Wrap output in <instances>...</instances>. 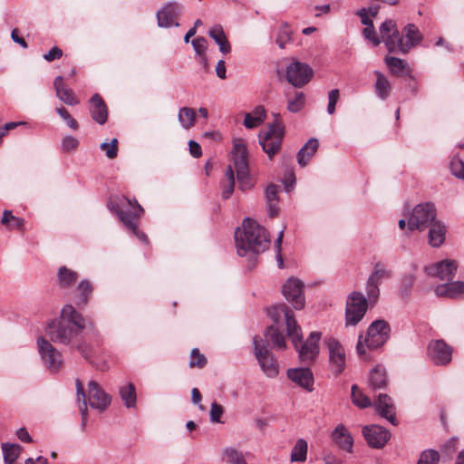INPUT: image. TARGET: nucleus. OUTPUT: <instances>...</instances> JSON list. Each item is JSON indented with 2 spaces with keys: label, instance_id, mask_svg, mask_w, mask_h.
Wrapping results in <instances>:
<instances>
[{
  "label": "nucleus",
  "instance_id": "1",
  "mask_svg": "<svg viewBox=\"0 0 464 464\" xmlns=\"http://www.w3.org/2000/svg\"><path fill=\"white\" fill-rule=\"evenodd\" d=\"M85 327L82 314L72 304H65L59 316L48 324L46 334L55 343L81 349L82 334Z\"/></svg>",
  "mask_w": 464,
  "mask_h": 464
},
{
  "label": "nucleus",
  "instance_id": "2",
  "mask_svg": "<svg viewBox=\"0 0 464 464\" xmlns=\"http://www.w3.org/2000/svg\"><path fill=\"white\" fill-rule=\"evenodd\" d=\"M235 241L237 254L246 256L248 254H260L268 248L270 244L266 230L256 221L246 218L241 227L235 231Z\"/></svg>",
  "mask_w": 464,
  "mask_h": 464
},
{
  "label": "nucleus",
  "instance_id": "3",
  "mask_svg": "<svg viewBox=\"0 0 464 464\" xmlns=\"http://www.w3.org/2000/svg\"><path fill=\"white\" fill-rule=\"evenodd\" d=\"M75 386L77 401L82 402L79 407L82 415V427L85 428L88 421L87 403L92 409L103 412L111 405V397L93 380L88 382L87 395L79 379L75 381Z\"/></svg>",
  "mask_w": 464,
  "mask_h": 464
},
{
  "label": "nucleus",
  "instance_id": "4",
  "mask_svg": "<svg viewBox=\"0 0 464 464\" xmlns=\"http://www.w3.org/2000/svg\"><path fill=\"white\" fill-rule=\"evenodd\" d=\"M108 207L140 241H147L146 235L137 229V222L143 213V208L136 199L131 200L124 196H115L110 198Z\"/></svg>",
  "mask_w": 464,
  "mask_h": 464
},
{
  "label": "nucleus",
  "instance_id": "5",
  "mask_svg": "<svg viewBox=\"0 0 464 464\" xmlns=\"http://www.w3.org/2000/svg\"><path fill=\"white\" fill-rule=\"evenodd\" d=\"M390 326L384 320L372 322L365 334H360L356 344V352L365 359L367 349L374 350L382 346L390 337Z\"/></svg>",
  "mask_w": 464,
  "mask_h": 464
},
{
  "label": "nucleus",
  "instance_id": "6",
  "mask_svg": "<svg viewBox=\"0 0 464 464\" xmlns=\"http://www.w3.org/2000/svg\"><path fill=\"white\" fill-rule=\"evenodd\" d=\"M232 161L233 169L237 173L239 189L246 191L254 186V181L249 175L247 163V149L242 139H235L233 141Z\"/></svg>",
  "mask_w": 464,
  "mask_h": 464
},
{
  "label": "nucleus",
  "instance_id": "7",
  "mask_svg": "<svg viewBox=\"0 0 464 464\" xmlns=\"http://www.w3.org/2000/svg\"><path fill=\"white\" fill-rule=\"evenodd\" d=\"M254 354L262 372L270 379L277 377L279 363L276 356L269 351L268 344L258 335L254 336Z\"/></svg>",
  "mask_w": 464,
  "mask_h": 464
},
{
  "label": "nucleus",
  "instance_id": "8",
  "mask_svg": "<svg viewBox=\"0 0 464 464\" xmlns=\"http://www.w3.org/2000/svg\"><path fill=\"white\" fill-rule=\"evenodd\" d=\"M275 121L268 125V130L261 131L258 135L259 144L263 150L272 159L280 150L285 130L284 126L280 122V115L273 114Z\"/></svg>",
  "mask_w": 464,
  "mask_h": 464
},
{
  "label": "nucleus",
  "instance_id": "9",
  "mask_svg": "<svg viewBox=\"0 0 464 464\" xmlns=\"http://www.w3.org/2000/svg\"><path fill=\"white\" fill-rule=\"evenodd\" d=\"M269 315L276 323L279 322L282 316L285 318L286 334L295 347H297V343H301L302 340V329L298 325L293 312L285 304H280L269 310Z\"/></svg>",
  "mask_w": 464,
  "mask_h": 464
},
{
  "label": "nucleus",
  "instance_id": "10",
  "mask_svg": "<svg viewBox=\"0 0 464 464\" xmlns=\"http://www.w3.org/2000/svg\"><path fill=\"white\" fill-rule=\"evenodd\" d=\"M436 220V209L430 203L417 205L411 212L408 219V228L423 231Z\"/></svg>",
  "mask_w": 464,
  "mask_h": 464
},
{
  "label": "nucleus",
  "instance_id": "11",
  "mask_svg": "<svg viewBox=\"0 0 464 464\" xmlns=\"http://www.w3.org/2000/svg\"><path fill=\"white\" fill-rule=\"evenodd\" d=\"M329 358V370L338 376L346 367V353L341 343L335 338L329 337L324 341Z\"/></svg>",
  "mask_w": 464,
  "mask_h": 464
},
{
  "label": "nucleus",
  "instance_id": "12",
  "mask_svg": "<svg viewBox=\"0 0 464 464\" xmlns=\"http://www.w3.org/2000/svg\"><path fill=\"white\" fill-rule=\"evenodd\" d=\"M368 302L361 292H353L349 295L346 308L345 321L347 325H356L367 311Z\"/></svg>",
  "mask_w": 464,
  "mask_h": 464
},
{
  "label": "nucleus",
  "instance_id": "13",
  "mask_svg": "<svg viewBox=\"0 0 464 464\" xmlns=\"http://www.w3.org/2000/svg\"><path fill=\"white\" fill-rule=\"evenodd\" d=\"M36 343L44 364L51 372H58L62 368L63 362L61 352L44 337H39Z\"/></svg>",
  "mask_w": 464,
  "mask_h": 464
},
{
  "label": "nucleus",
  "instance_id": "14",
  "mask_svg": "<svg viewBox=\"0 0 464 464\" xmlns=\"http://www.w3.org/2000/svg\"><path fill=\"white\" fill-rule=\"evenodd\" d=\"M304 286L303 282L295 277L288 278L282 286L284 296L296 310L303 309L305 304Z\"/></svg>",
  "mask_w": 464,
  "mask_h": 464
},
{
  "label": "nucleus",
  "instance_id": "15",
  "mask_svg": "<svg viewBox=\"0 0 464 464\" xmlns=\"http://www.w3.org/2000/svg\"><path fill=\"white\" fill-rule=\"evenodd\" d=\"M313 69L306 63L293 62L286 68V79L294 87H303L312 79Z\"/></svg>",
  "mask_w": 464,
  "mask_h": 464
},
{
  "label": "nucleus",
  "instance_id": "16",
  "mask_svg": "<svg viewBox=\"0 0 464 464\" xmlns=\"http://www.w3.org/2000/svg\"><path fill=\"white\" fill-rule=\"evenodd\" d=\"M320 338V332H312L304 342L301 341V343H297L295 349L298 352L301 362L307 363L315 360L320 350L318 345Z\"/></svg>",
  "mask_w": 464,
  "mask_h": 464
},
{
  "label": "nucleus",
  "instance_id": "17",
  "mask_svg": "<svg viewBox=\"0 0 464 464\" xmlns=\"http://www.w3.org/2000/svg\"><path fill=\"white\" fill-rule=\"evenodd\" d=\"M428 355L436 365H446L451 361L452 347L443 340H434L429 343Z\"/></svg>",
  "mask_w": 464,
  "mask_h": 464
},
{
  "label": "nucleus",
  "instance_id": "18",
  "mask_svg": "<svg viewBox=\"0 0 464 464\" xmlns=\"http://www.w3.org/2000/svg\"><path fill=\"white\" fill-rule=\"evenodd\" d=\"M458 264L455 260L446 259L425 266L428 276L438 277L440 280L450 281L455 276Z\"/></svg>",
  "mask_w": 464,
  "mask_h": 464
},
{
  "label": "nucleus",
  "instance_id": "19",
  "mask_svg": "<svg viewBox=\"0 0 464 464\" xmlns=\"http://www.w3.org/2000/svg\"><path fill=\"white\" fill-rule=\"evenodd\" d=\"M288 379L297 386L311 392L314 391V374L309 368H290L286 372Z\"/></svg>",
  "mask_w": 464,
  "mask_h": 464
},
{
  "label": "nucleus",
  "instance_id": "20",
  "mask_svg": "<svg viewBox=\"0 0 464 464\" xmlns=\"http://www.w3.org/2000/svg\"><path fill=\"white\" fill-rule=\"evenodd\" d=\"M362 434L369 446L375 449L382 448L391 437L386 429L378 425L365 426Z\"/></svg>",
  "mask_w": 464,
  "mask_h": 464
},
{
  "label": "nucleus",
  "instance_id": "21",
  "mask_svg": "<svg viewBox=\"0 0 464 464\" xmlns=\"http://www.w3.org/2000/svg\"><path fill=\"white\" fill-rule=\"evenodd\" d=\"M381 43H384L389 52L397 50L399 31L393 20H386L380 26Z\"/></svg>",
  "mask_w": 464,
  "mask_h": 464
},
{
  "label": "nucleus",
  "instance_id": "22",
  "mask_svg": "<svg viewBox=\"0 0 464 464\" xmlns=\"http://www.w3.org/2000/svg\"><path fill=\"white\" fill-rule=\"evenodd\" d=\"M421 40V34L413 24H409L404 27V36L399 34L397 49L403 53H408L412 47L416 46Z\"/></svg>",
  "mask_w": 464,
  "mask_h": 464
},
{
  "label": "nucleus",
  "instance_id": "23",
  "mask_svg": "<svg viewBox=\"0 0 464 464\" xmlns=\"http://www.w3.org/2000/svg\"><path fill=\"white\" fill-rule=\"evenodd\" d=\"M180 12L179 5L175 2L168 3L157 13L158 24L160 27L179 26L176 21Z\"/></svg>",
  "mask_w": 464,
  "mask_h": 464
},
{
  "label": "nucleus",
  "instance_id": "24",
  "mask_svg": "<svg viewBox=\"0 0 464 464\" xmlns=\"http://www.w3.org/2000/svg\"><path fill=\"white\" fill-rule=\"evenodd\" d=\"M331 440L341 450L353 452V438L343 424H338L330 434Z\"/></svg>",
  "mask_w": 464,
  "mask_h": 464
},
{
  "label": "nucleus",
  "instance_id": "25",
  "mask_svg": "<svg viewBox=\"0 0 464 464\" xmlns=\"http://www.w3.org/2000/svg\"><path fill=\"white\" fill-rule=\"evenodd\" d=\"M436 295L448 298L464 297V282L454 281L440 285L435 287Z\"/></svg>",
  "mask_w": 464,
  "mask_h": 464
},
{
  "label": "nucleus",
  "instance_id": "26",
  "mask_svg": "<svg viewBox=\"0 0 464 464\" xmlns=\"http://www.w3.org/2000/svg\"><path fill=\"white\" fill-rule=\"evenodd\" d=\"M90 112L93 121L101 125L104 124L108 118V111L102 97L95 93L90 99Z\"/></svg>",
  "mask_w": 464,
  "mask_h": 464
},
{
  "label": "nucleus",
  "instance_id": "27",
  "mask_svg": "<svg viewBox=\"0 0 464 464\" xmlns=\"http://www.w3.org/2000/svg\"><path fill=\"white\" fill-rule=\"evenodd\" d=\"M57 98L67 105L73 106L79 103L72 89L63 84V77L57 76L53 82Z\"/></svg>",
  "mask_w": 464,
  "mask_h": 464
},
{
  "label": "nucleus",
  "instance_id": "28",
  "mask_svg": "<svg viewBox=\"0 0 464 464\" xmlns=\"http://www.w3.org/2000/svg\"><path fill=\"white\" fill-rule=\"evenodd\" d=\"M375 407L382 417L387 419L392 424H396L394 406L388 395L380 393Z\"/></svg>",
  "mask_w": 464,
  "mask_h": 464
},
{
  "label": "nucleus",
  "instance_id": "29",
  "mask_svg": "<svg viewBox=\"0 0 464 464\" xmlns=\"http://www.w3.org/2000/svg\"><path fill=\"white\" fill-rule=\"evenodd\" d=\"M428 242L432 247L440 246L446 238V227L440 221H433L429 227Z\"/></svg>",
  "mask_w": 464,
  "mask_h": 464
},
{
  "label": "nucleus",
  "instance_id": "30",
  "mask_svg": "<svg viewBox=\"0 0 464 464\" xmlns=\"http://www.w3.org/2000/svg\"><path fill=\"white\" fill-rule=\"evenodd\" d=\"M119 396L128 409H135L137 406V393L133 383L126 382L119 387Z\"/></svg>",
  "mask_w": 464,
  "mask_h": 464
},
{
  "label": "nucleus",
  "instance_id": "31",
  "mask_svg": "<svg viewBox=\"0 0 464 464\" xmlns=\"http://www.w3.org/2000/svg\"><path fill=\"white\" fill-rule=\"evenodd\" d=\"M208 35L215 41L222 53L227 54L230 53V44L225 34L223 27L220 24H216L211 27L208 31Z\"/></svg>",
  "mask_w": 464,
  "mask_h": 464
},
{
  "label": "nucleus",
  "instance_id": "32",
  "mask_svg": "<svg viewBox=\"0 0 464 464\" xmlns=\"http://www.w3.org/2000/svg\"><path fill=\"white\" fill-rule=\"evenodd\" d=\"M266 112L263 106L256 107L251 112L246 113L244 126L246 129H254L261 125L266 120Z\"/></svg>",
  "mask_w": 464,
  "mask_h": 464
},
{
  "label": "nucleus",
  "instance_id": "33",
  "mask_svg": "<svg viewBox=\"0 0 464 464\" xmlns=\"http://www.w3.org/2000/svg\"><path fill=\"white\" fill-rule=\"evenodd\" d=\"M319 146V142L316 139H310L299 150L297 154L298 164L302 167L307 165L310 159L316 152Z\"/></svg>",
  "mask_w": 464,
  "mask_h": 464
},
{
  "label": "nucleus",
  "instance_id": "34",
  "mask_svg": "<svg viewBox=\"0 0 464 464\" xmlns=\"http://www.w3.org/2000/svg\"><path fill=\"white\" fill-rule=\"evenodd\" d=\"M369 383L373 390L384 388L387 383L385 368L381 365L375 366L370 372Z\"/></svg>",
  "mask_w": 464,
  "mask_h": 464
},
{
  "label": "nucleus",
  "instance_id": "35",
  "mask_svg": "<svg viewBox=\"0 0 464 464\" xmlns=\"http://www.w3.org/2000/svg\"><path fill=\"white\" fill-rule=\"evenodd\" d=\"M266 200L267 206L268 215L273 218L276 217L278 213V188L276 185H269L266 187Z\"/></svg>",
  "mask_w": 464,
  "mask_h": 464
},
{
  "label": "nucleus",
  "instance_id": "36",
  "mask_svg": "<svg viewBox=\"0 0 464 464\" xmlns=\"http://www.w3.org/2000/svg\"><path fill=\"white\" fill-rule=\"evenodd\" d=\"M375 75L377 77L374 84L375 92L380 99L385 100L390 95V82L384 74L380 72H375Z\"/></svg>",
  "mask_w": 464,
  "mask_h": 464
},
{
  "label": "nucleus",
  "instance_id": "37",
  "mask_svg": "<svg viewBox=\"0 0 464 464\" xmlns=\"http://www.w3.org/2000/svg\"><path fill=\"white\" fill-rule=\"evenodd\" d=\"M222 198L227 199L231 197L235 187V176L232 165H228L225 173V180L221 183Z\"/></svg>",
  "mask_w": 464,
  "mask_h": 464
},
{
  "label": "nucleus",
  "instance_id": "38",
  "mask_svg": "<svg viewBox=\"0 0 464 464\" xmlns=\"http://www.w3.org/2000/svg\"><path fill=\"white\" fill-rule=\"evenodd\" d=\"M287 111L293 113L299 112L305 104V96L302 92H295L291 96L287 94Z\"/></svg>",
  "mask_w": 464,
  "mask_h": 464
},
{
  "label": "nucleus",
  "instance_id": "39",
  "mask_svg": "<svg viewBox=\"0 0 464 464\" xmlns=\"http://www.w3.org/2000/svg\"><path fill=\"white\" fill-rule=\"evenodd\" d=\"M266 340L265 341L267 343V340H269L275 349L284 350L286 347L284 335L274 326H270L266 329Z\"/></svg>",
  "mask_w": 464,
  "mask_h": 464
},
{
  "label": "nucleus",
  "instance_id": "40",
  "mask_svg": "<svg viewBox=\"0 0 464 464\" xmlns=\"http://www.w3.org/2000/svg\"><path fill=\"white\" fill-rule=\"evenodd\" d=\"M197 113L196 111L189 107H183L179 110L178 119L180 125L188 130L194 126L196 121Z\"/></svg>",
  "mask_w": 464,
  "mask_h": 464
},
{
  "label": "nucleus",
  "instance_id": "41",
  "mask_svg": "<svg viewBox=\"0 0 464 464\" xmlns=\"http://www.w3.org/2000/svg\"><path fill=\"white\" fill-rule=\"evenodd\" d=\"M78 279V275L74 271L62 266L58 271V282L62 287H69L75 284Z\"/></svg>",
  "mask_w": 464,
  "mask_h": 464
},
{
  "label": "nucleus",
  "instance_id": "42",
  "mask_svg": "<svg viewBox=\"0 0 464 464\" xmlns=\"http://www.w3.org/2000/svg\"><path fill=\"white\" fill-rule=\"evenodd\" d=\"M308 445L305 440L299 439L296 440L291 451V461L303 462L306 459Z\"/></svg>",
  "mask_w": 464,
  "mask_h": 464
},
{
  "label": "nucleus",
  "instance_id": "43",
  "mask_svg": "<svg viewBox=\"0 0 464 464\" xmlns=\"http://www.w3.org/2000/svg\"><path fill=\"white\" fill-rule=\"evenodd\" d=\"M2 450L5 464H14L19 457L22 448L18 444L3 443Z\"/></svg>",
  "mask_w": 464,
  "mask_h": 464
},
{
  "label": "nucleus",
  "instance_id": "44",
  "mask_svg": "<svg viewBox=\"0 0 464 464\" xmlns=\"http://www.w3.org/2000/svg\"><path fill=\"white\" fill-rule=\"evenodd\" d=\"M223 458L228 464H247L242 452L232 447L223 450Z\"/></svg>",
  "mask_w": 464,
  "mask_h": 464
},
{
  "label": "nucleus",
  "instance_id": "45",
  "mask_svg": "<svg viewBox=\"0 0 464 464\" xmlns=\"http://www.w3.org/2000/svg\"><path fill=\"white\" fill-rule=\"evenodd\" d=\"M351 397L353 403L358 406L359 408H367L372 404L370 399L362 393V392L358 388L357 385L352 386Z\"/></svg>",
  "mask_w": 464,
  "mask_h": 464
},
{
  "label": "nucleus",
  "instance_id": "46",
  "mask_svg": "<svg viewBox=\"0 0 464 464\" xmlns=\"http://www.w3.org/2000/svg\"><path fill=\"white\" fill-rule=\"evenodd\" d=\"M392 276V273L390 270H387L382 265L376 264L374 266L372 273L370 275L369 278L372 281L382 284V280L387 279Z\"/></svg>",
  "mask_w": 464,
  "mask_h": 464
},
{
  "label": "nucleus",
  "instance_id": "47",
  "mask_svg": "<svg viewBox=\"0 0 464 464\" xmlns=\"http://www.w3.org/2000/svg\"><path fill=\"white\" fill-rule=\"evenodd\" d=\"M450 169L454 177L464 181V162L459 156L452 157Z\"/></svg>",
  "mask_w": 464,
  "mask_h": 464
},
{
  "label": "nucleus",
  "instance_id": "48",
  "mask_svg": "<svg viewBox=\"0 0 464 464\" xmlns=\"http://www.w3.org/2000/svg\"><path fill=\"white\" fill-rule=\"evenodd\" d=\"M379 285H380L378 283L373 281L371 282L370 279L367 280L365 290L367 295L366 300L368 303L374 304L377 301L380 295Z\"/></svg>",
  "mask_w": 464,
  "mask_h": 464
},
{
  "label": "nucleus",
  "instance_id": "49",
  "mask_svg": "<svg viewBox=\"0 0 464 464\" xmlns=\"http://www.w3.org/2000/svg\"><path fill=\"white\" fill-rule=\"evenodd\" d=\"M385 63L393 73H400L406 67V63L403 60L393 56H387Z\"/></svg>",
  "mask_w": 464,
  "mask_h": 464
},
{
  "label": "nucleus",
  "instance_id": "50",
  "mask_svg": "<svg viewBox=\"0 0 464 464\" xmlns=\"http://www.w3.org/2000/svg\"><path fill=\"white\" fill-rule=\"evenodd\" d=\"M100 148L105 152L108 159H115L118 154V140L114 138L110 143L102 142Z\"/></svg>",
  "mask_w": 464,
  "mask_h": 464
},
{
  "label": "nucleus",
  "instance_id": "51",
  "mask_svg": "<svg viewBox=\"0 0 464 464\" xmlns=\"http://www.w3.org/2000/svg\"><path fill=\"white\" fill-rule=\"evenodd\" d=\"M440 459V455L436 450H424L417 464H438Z\"/></svg>",
  "mask_w": 464,
  "mask_h": 464
},
{
  "label": "nucleus",
  "instance_id": "52",
  "mask_svg": "<svg viewBox=\"0 0 464 464\" xmlns=\"http://www.w3.org/2000/svg\"><path fill=\"white\" fill-rule=\"evenodd\" d=\"M79 300L82 304H85L88 301V296L92 291V286L88 280H82L78 285Z\"/></svg>",
  "mask_w": 464,
  "mask_h": 464
},
{
  "label": "nucleus",
  "instance_id": "53",
  "mask_svg": "<svg viewBox=\"0 0 464 464\" xmlns=\"http://www.w3.org/2000/svg\"><path fill=\"white\" fill-rule=\"evenodd\" d=\"M56 112L66 122V124L68 125V127L70 129L75 130L79 128V125H78V122L76 121V120L71 116V114L65 108H63V107L56 108Z\"/></svg>",
  "mask_w": 464,
  "mask_h": 464
},
{
  "label": "nucleus",
  "instance_id": "54",
  "mask_svg": "<svg viewBox=\"0 0 464 464\" xmlns=\"http://www.w3.org/2000/svg\"><path fill=\"white\" fill-rule=\"evenodd\" d=\"M191 44L197 55L203 56V54H206V51L208 49V41L206 38L202 36L197 37L191 42Z\"/></svg>",
  "mask_w": 464,
  "mask_h": 464
},
{
  "label": "nucleus",
  "instance_id": "55",
  "mask_svg": "<svg viewBox=\"0 0 464 464\" xmlns=\"http://www.w3.org/2000/svg\"><path fill=\"white\" fill-rule=\"evenodd\" d=\"M190 362H189V366L190 367H203L205 366V364L207 363V359L206 357L199 353H198V349H193L191 351V354H190Z\"/></svg>",
  "mask_w": 464,
  "mask_h": 464
},
{
  "label": "nucleus",
  "instance_id": "56",
  "mask_svg": "<svg viewBox=\"0 0 464 464\" xmlns=\"http://www.w3.org/2000/svg\"><path fill=\"white\" fill-rule=\"evenodd\" d=\"M224 413V409L221 405L217 403L216 401L212 402L210 411H209V418L211 422L218 423L221 422L220 418L222 414Z\"/></svg>",
  "mask_w": 464,
  "mask_h": 464
},
{
  "label": "nucleus",
  "instance_id": "57",
  "mask_svg": "<svg viewBox=\"0 0 464 464\" xmlns=\"http://www.w3.org/2000/svg\"><path fill=\"white\" fill-rule=\"evenodd\" d=\"M339 99V90L333 89L328 93V105H327V112L329 114H334L335 111V106Z\"/></svg>",
  "mask_w": 464,
  "mask_h": 464
},
{
  "label": "nucleus",
  "instance_id": "58",
  "mask_svg": "<svg viewBox=\"0 0 464 464\" xmlns=\"http://www.w3.org/2000/svg\"><path fill=\"white\" fill-rule=\"evenodd\" d=\"M78 145L79 140L71 135L65 136L62 140V150L66 152L75 150Z\"/></svg>",
  "mask_w": 464,
  "mask_h": 464
},
{
  "label": "nucleus",
  "instance_id": "59",
  "mask_svg": "<svg viewBox=\"0 0 464 464\" xmlns=\"http://www.w3.org/2000/svg\"><path fill=\"white\" fill-rule=\"evenodd\" d=\"M362 34H363V36H364L367 40L371 41V42L373 44V45H375V46H376V45H378V44H381V40H380V38H378V37L376 36V33H375V29H374L373 24H370V25L366 26V27L362 30Z\"/></svg>",
  "mask_w": 464,
  "mask_h": 464
},
{
  "label": "nucleus",
  "instance_id": "60",
  "mask_svg": "<svg viewBox=\"0 0 464 464\" xmlns=\"http://www.w3.org/2000/svg\"><path fill=\"white\" fill-rule=\"evenodd\" d=\"M62 55L63 51L60 48L54 46L47 53L44 54V59L48 62H52L55 59L61 58Z\"/></svg>",
  "mask_w": 464,
  "mask_h": 464
},
{
  "label": "nucleus",
  "instance_id": "61",
  "mask_svg": "<svg viewBox=\"0 0 464 464\" xmlns=\"http://www.w3.org/2000/svg\"><path fill=\"white\" fill-rule=\"evenodd\" d=\"M290 40V34L286 27L282 28L279 32V35L276 38V44L280 48H284L285 43Z\"/></svg>",
  "mask_w": 464,
  "mask_h": 464
},
{
  "label": "nucleus",
  "instance_id": "62",
  "mask_svg": "<svg viewBox=\"0 0 464 464\" xmlns=\"http://www.w3.org/2000/svg\"><path fill=\"white\" fill-rule=\"evenodd\" d=\"M188 148H189L190 154L194 158H199L201 156V154H202L201 147L198 142H196L194 140H189Z\"/></svg>",
  "mask_w": 464,
  "mask_h": 464
},
{
  "label": "nucleus",
  "instance_id": "63",
  "mask_svg": "<svg viewBox=\"0 0 464 464\" xmlns=\"http://www.w3.org/2000/svg\"><path fill=\"white\" fill-rule=\"evenodd\" d=\"M16 436L23 442L29 443V442L33 441L32 437L30 436V434L28 433V431L25 428L18 429L16 431Z\"/></svg>",
  "mask_w": 464,
  "mask_h": 464
},
{
  "label": "nucleus",
  "instance_id": "64",
  "mask_svg": "<svg viewBox=\"0 0 464 464\" xmlns=\"http://www.w3.org/2000/svg\"><path fill=\"white\" fill-rule=\"evenodd\" d=\"M216 72L217 76L220 79H226L227 78V69L225 65L224 60H219L216 66Z\"/></svg>",
  "mask_w": 464,
  "mask_h": 464
}]
</instances>
